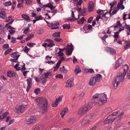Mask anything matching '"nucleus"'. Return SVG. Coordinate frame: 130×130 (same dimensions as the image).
Here are the masks:
<instances>
[{"instance_id":"f257e3e1","label":"nucleus","mask_w":130,"mask_h":130,"mask_svg":"<svg viewBox=\"0 0 130 130\" xmlns=\"http://www.w3.org/2000/svg\"><path fill=\"white\" fill-rule=\"evenodd\" d=\"M123 69L124 72L119 73V75L116 77L112 82V86L115 89L118 86H120L122 81L124 80V76L128 69L129 67L126 64L123 66Z\"/></svg>"},{"instance_id":"f03ea898","label":"nucleus","mask_w":130,"mask_h":130,"mask_svg":"<svg viewBox=\"0 0 130 130\" xmlns=\"http://www.w3.org/2000/svg\"><path fill=\"white\" fill-rule=\"evenodd\" d=\"M106 95L103 93L97 94L93 97L94 102L98 105H102L104 103L107 101Z\"/></svg>"},{"instance_id":"7ed1b4c3","label":"nucleus","mask_w":130,"mask_h":130,"mask_svg":"<svg viewBox=\"0 0 130 130\" xmlns=\"http://www.w3.org/2000/svg\"><path fill=\"white\" fill-rule=\"evenodd\" d=\"M36 102L39 104V107L41 108L40 110L42 113L46 112L48 109L47 107L48 103L46 99L40 97L36 100Z\"/></svg>"},{"instance_id":"20e7f679","label":"nucleus","mask_w":130,"mask_h":130,"mask_svg":"<svg viewBox=\"0 0 130 130\" xmlns=\"http://www.w3.org/2000/svg\"><path fill=\"white\" fill-rule=\"evenodd\" d=\"M93 103L92 102L87 103L85 105L82 106L78 110L77 114L79 116H82L87 113L92 107Z\"/></svg>"},{"instance_id":"39448f33","label":"nucleus","mask_w":130,"mask_h":130,"mask_svg":"<svg viewBox=\"0 0 130 130\" xmlns=\"http://www.w3.org/2000/svg\"><path fill=\"white\" fill-rule=\"evenodd\" d=\"M123 112L118 111L113 113V115L115 117V120H116V122L118 123H120L121 121L122 118L124 115Z\"/></svg>"},{"instance_id":"423d86ee","label":"nucleus","mask_w":130,"mask_h":130,"mask_svg":"<svg viewBox=\"0 0 130 130\" xmlns=\"http://www.w3.org/2000/svg\"><path fill=\"white\" fill-rule=\"evenodd\" d=\"M115 117L113 115H109L106 118L104 121V123L105 124L111 123L115 120Z\"/></svg>"},{"instance_id":"0eeeda50","label":"nucleus","mask_w":130,"mask_h":130,"mask_svg":"<svg viewBox=\"0 0 130 130\" xmlns=\"http://www.w3.org/2000/svg\"><path fill=\"white\" fill-rule=\"evenodd\" d=\"M36 120V118L35 116H31L29 118H26L25 122L27 124H31L35 122Z\"/></svg>"},{"instance_id":"6e6552de","label":"nucleus","mask_w":130,"mask_h":130,"mask_svg":"<svg viewBox=\"0 0 130 130\" xmlns=\"http://www.w3.org/2000/svg\"><path fill=\"white\" fill-rule=\"evenodd\" d=\"M123 1L122 0H121L120 1L118 4L117 7H114V9L113 11L112 12V14L113 15L116 14L117 12L120 9V5L123 4Z\"/></svg>"},{"instance_id":"1a4fd4ad","label":"nucleus","mask_w":130,"mask_h":130,"mask_svg":"<svg viewBox=\"0 0 130 130\" xmlns=\"http://www.w3.org/2000/svg\"><path fill=\"white\" fill-rule=\"evenodd\" d=\"M71 45H68L67 48H66V53L67 55H70L72 53L73 48L72 46H71V45H72V44H71Z\"/></svg>"},{"instance_id":"9d476101","label":"nucleus","mask_w":130,"mask_h":130,"mask_svg":"<svg viewBox=\"0 0 130 130\" xmlns=\"http://www.w3.org/2000/svg\"><path fill=\"white\" fill-rule=\"evenodd\" d=\"M74 84L73 82V79H70L66 83L65 86L66 87L69 88L73 86Z\"/></svg>"},{"instance_id":"9b49d317","label":"nucleus","mask_w":130,"mask_h":130,"mask_svg":"<svg viewBox=\"0 0 130 130\" xmlns=\"http://www.w3.org/2000/svg\"><path fill=\"white\" fill-rule=\"evenodd\" d=\"M123 61L121 59V57L119 58L118 60L117 61H116L115 64V67L114 69L115 70L116 69L120 66L122 64Z\"/></svg>"},{"instance_id":"f8f14e48","label":"nucleus","mask_w":130,"mask_h":130,"mask_svg":"<svg viewBox=\"0 0 130 130\" xmlns=\"http://www.w3.org/2000/svg\"><path fill=\"white\" fill-rule=\"evenodd\" d=\"M16 111L18 113H22L23 112L25 109V108L23 106H20L17 107V108Z\"/></svg>"},{"instance_id":"ddd939ff","label":"nucleus","mask_w":130,"mask_h":130,"mask_svg":"<svg viewBox=\"0 0 130 130\" xmlns=\"http://www.w3.org/2000/svg\"><path fill=\"white\" fill-rule=\"evenodd\" d=\"M89 7L88 9L90 12L92 11L93 10V3L91 1H90L89 2Z\"/></svg>"},{"instance_id":"4468645a","label":"nucleus","mask_w":130,"mask_h":130,"mask_svg":"<svg viewBox=\"0 0 130 130\" xmlns=\"http://www.w3.org/2000/svg\"><path fill=\"white\" fill-rule=\"evenodd\" d=\"M89 119H88L85 117L82 120L81 122L82 125L83 126L86 125L90 121Z\"/></svg>"},{"instance_id":"2eb2a0df","label":"nucleus","mask_w":130,"mask_h":130,"mask_svg":"<svg viewBox=\"0 0 130 130\" xmlns=\"http://www.w3.org/2000/svg\"><path fill=\"white\" fill-rule=\"evenodd\" d=\"M46 7L49 8L52 10H53L55 8V7L53 6L50 3H48L44 5L42 8H44Z\"/></svg>"},{"instance_id":"dca6fc26","label":"nucleus","mask_w":130,"mask_h":130,"mask_svg":"<svg viewBox=\"0 0 130 130\" xmlns=\"http://www.w3.org/2000/svg\"><path fill=\"white\" fill-rule=\"evenodd\" d=\"M7 15L6 13L4 11L1 10L0 11V18L2 19L6 18Z\"/></svg>"},{"instance_id":"f3484780","label":"nucleus","mask_w":130,"mask_h":130,"mask_svg":"<svg viewBox=\"0 0 130 130\" xmlns=\"http://www.w3.org/2000/svg\"><path fill=\"white\" fill-rule=\"evenodd\" d=\"M96 82V81L94 77H92L90 79L89 82V85L90 86H93L95 84Z\"/></svg>"},{"instance_id":"a211bd4d","label":"nucleus","mask_w":130,"mask_h":130,"mask_svg":"<svg viewBox=\"0 0 130 130\" xmlns=\"http://www.w3.org/2000/svg\"><path fill=\"white\" fill-rule=\"evenodd\" d=\"M107 14H108V13L106 12L105 14L102 15V17L101 18L104 22L105 23H107L108 20V18L106 16V15Z\"/></svg>"},{"instance_id":"6ab92c4d","label":"nucleus","mask_w":130,"mask_h":130,"mask_svg":"<svg viewBox=\"0 0 130 130\" xmlns=\"http://www.w3.org/2000/svg\"><path fill=\"white\" fill-rule=\"evenodd\" d=\"M68 109L67 107H66L64 108L63 110L62 111L60 114L61 115V117L63 118L64 116L66 114L68 111Z\"/></svg>"},{"instance_id":"aec40b11","label":"nucleus","mask_w":130,"mask_h":130,"mask_svg":"<svg viewBox=\"0 0 130 130\" xmlns=\"http://www.w3.org/2000/svg\"><path fill=\"white\" fill-rule=\"evenodd\" d=\"M96 82H99L101 80L102 78V76L100 74H98L95 76L93 77Z\"/></svg>"},{"instance_id":"412c9836","label":"nucleus","mask_w":130,"mask_h":130,"mask_svg":"<svg viewBox=\"0 0 130 130\" xmlns=\"http://www.w3.org/2000/svg\"><path fill=\"white\" fill-rule=\"evenodd\" d=\"M94 116V115L93 113H91L88 115L86 117L88 119H89V121L90 122H91L92 121Z\"/></svg>"},{"instance_id":"4be33fe9","label":"nucleus","mask_w":130,"mask_h":130,"mask_svg":"<svg viewBox=\"0 0 130 130\" xmlns=\"http://www.w3.org/2000/svg\"><path fill=\"white\" fill-rule=\"evenodd\" d=\"M7 75L8 76L10 77H11L15 76V74L13 71H10L7 72Z\"/></svg>"},{"instance_id":"5701e85b","label":"nucleus","mask_w":130,"mask_h":130,"mask_svg":"<svg viewBox=\"0 0 130 130\" xmlns=\"http://www.w3.org/2000/svg\"><path fill=\"white\" fill-rule=\"evenodd\" d=\"M83 28L85 30H91L92 29V26L90 24H89L88 25H85L83 27Z\"/></svg>"},{"instance_id":"b1692460","label":"nucleus","mask_w":130,"mask_h":130,"mask_svg":"<svg viewBox=\"0 0 130 130\" xmlns=\"http://www.w3.org/2000/svg\"><path fill=\"white\" fill-rule=\"evenodd\" d=\"M130 47V41H128L127 42H125L124 46V48L127 49Z\"/></svg>"},{"instance_id":"393cba45","label":"nucleus","mask_w":130,"mask_h":130,"mask_svg":"<svg viewBox=\"0 0 130 130\" xmlns=\"http://www.w3.org/2000/svg\"><path fill=\"white\" fill-rule=\"evenodd\" d=\"M45 78V77L43 75H42L40 77V80L42 81V82L43 84H44L46 81V79Z\"/></svg>"},{"instance_id":"a878e982","label":"nucleus","mask_w":130,"mask_h":130,"mask_svg":"<svg viewBox=\"0 0 130 130\" xmlns=\"http://www.w3.org/2000/svg\"><path fill=\"white\" fill-rule=\"evenodd\" d=\"M60 32H58L53 34L52 36L54 37H60Z\"/></svg>"},{"instance_id":"bb28decb","label":"nucleus","mask_w":130,"mask_h":130,"mask_svg":"<svg viewBox=\"0 0 130 130\" xmlns=\"http://www.w3.org/2000/svg\"><path fill=\"white\" fill-rule=\"evenodd\" d=\"M34 34L32 33H31L30 34H29L28 35V37L27 38H26V41H28L31 38L34 37Z\"/></svg>"},{"instance_id":"cd10ccee","label":"nucleus","mask_w":130,"mask_h":130,"mask_svg":"<svg viewBox=\"0 0 130 130\" xmlns=\"http://www.w3.org/2000/svg\"><path fill=\"white\" fill-rule=\"evenodd\" d=\"M22 17L26 20H30V19L29 17L27 15L25 14H23L21 15Z\"/></svg>"},{"instance_id":"c85d7f7f","label":"nucleus","mask_w":130,"mask_h":130,"mask_svg":"<svg viewBox=\"0 0 130 130\" xmlns=\"http://www.w3.org/2000/svg\"><path fill=\"white\" fill-rule=\"evenodd\" d=\"M86 21V20L84 17H82L79 21H77V23L79 24H83L84 22Z\"/></svg>"},{"instance_id":"c756f323","label":"nucleus","mask_w":130,"mask_h":130,"mask_svg":"<svg viewBox=\"0 0 130 130\" xmlns=\"http://www.w3.org/2000/svg\"><path fill=\"white\" fill-rule=\"evenodd\" d=\"M51 74V72H48L46 73H45L44 75L45 77V78L46 79L47 78H48L49 77V76L50 77Z\"/></svg>"},{"instance_id":"7c9ffc66","label":"nucleus","mask_w":130,"mask_h":130,"mask_svg":"<svg viewBox=\"0 0 130 130\" xmlns=\"http://www.w3.org/2000/svg\"><path fill=\"white\" fill-rule=\"evenodd\" d=\"M105 10H102L98 9L97 11V13L99 15H102L104 13Z\"/></svg>"},{"instance_id":"2f4dec72","label":"nucleus","mask_w":130,"mask_h":130,"mask_svg":"<svg viewBox=\"0 0 130 130\" xmlns=\"http://www.w3.org/2000/svg\"><path fill=\"white\" fill-rule=\"evenodd\" d=\"M63 29H69L70 28V26L69 24H66L63 25Z\"/></svg>"},{"instance_id":"473e14b6","label":"nucleus","mask_w":130,"mask_h":130,"mask_svg":"<svg viewBox=\"0 0 130 130\" xmlns=\"http://www.w3.org/2000/svg\"><path fill=\"white\" fill-rule=\"evenodd\" d=\"M109 52L112 55H114L116 54L115 50L112 48H111Z\"/></svg>"},{"instance_id":"72a5a7b5","label":"nucleus","mask_w":130,"mask_h":130,"mask_svg":"<svg viewBox=\"0 0 130 130\" xmlns=\"http://www.w3.org/2000/svg\"><path fill=\"white\" fill-rule=\"evenodd\" d=\"M12 4V3L11 1H8L7 2H5L4 4V5L6 6H8L9 5H11Z\"/></svg>"},{"instance_id":"f704fd0d","label":"nucleus","mask_w":130,"mask_h":130,"mask_svg":"<svg viewBox=\"0 0 130 130\" xmlns=\"http://www.w3.org/2000/svg\"><path fill=\"white\" fill-rule=\"evenodd\" d=\"M27 83L28 84V86H31L32 79L30 78L27 79Z\"/></svg>"},{"instance_id":"c9c22d12","label":"nucleus","mask_w":130,"mask_h":130,"mask_svg":"<svg viewBox=\"0 0 130 130\" xmlns=\"http://www.w3.org/2000/svg\"><path fill=\"white\" fill-rule=\"evenodd\" d=\"M63 96L61 95L60 96L58 97V98L57 99L56 101L58 103L61 102V101L62 99V98Z\"/></svg>"},{"instance_id":"e433bc0d","label":"nucleus","mask_w":130,"mask_h":130,"mask_svg":"<svg viewBox=\"0 0 130 130\" xmlns=\"http://www.w3.org/2000/svg\"><path fill=\"white\" fill-rule=\"evenodd\" d=\"M40 89L39 88L36 89L34 90V93L36 95H38L39 93H40Z\"/></svg>"},{"instance_id":"4c0bfd02","label":"nucleus","mask_w":130,"mask_h":130,"mask_svg":"<svg viewBox=\"0 0 130 130\" xmlns=\"http://www.w3.org/2000/svg\"><path fill=\"white\" fill-rule=\"evenodd\" d=\"M5 19V21L6 22H9L12 20V17L11 16H9L8 18H6Z\"/></svg>"},{"instance_id":"58836bf2","label":"nucleus","mask_w":130,"mask_h":130,"mask_svg":"<svg viewBox=\"0 0 130 130\" xmlns=\"http://www.w3.org/2000/svg\"><path fill=\"white\" fill-rule=\"evenodd\" d=\"M60 62L57 63V64L56 65V66L54 67V71H56L59 68L60 66Z\"/></svg>"},{"instance_id":"ea45409f","label":"nucleus","mask_w":130,"mask_h":130,"mask_svg":"<svg viewBox=\"0 0 130 130\" xmlns=\"http://www.w3.org/2000/svg\"><path fill=\"white\" fill-rule=\"evenodd\" d=\"M29 27H27L26 29L24 30L23 33L24 34L27 35L29 32Z\"/></svg>"},{"instance_id":"a19ab883","label":"nucleus","mask_w":130,"mask_h":130,"mask_svg":"<svg viewBox=\"0 0 130 130\" xmlns=\"http://www.w3.org/2000/svg\"><path fill=\"white\" fill-rule=\"evenodd\" d=\"M86 71L87 72H89L91 73H94L93 69H88L86 70Z\"/></svg>"},{"instance_id":"79ce46f5","label":"nucleus","mask_w":130,"mask_h":130,"mask_svg":"<svg viewBox=\"0 0 130 130\" xmlns=\"http://www.w3.org/2000/svg\"><path fill=\"white\" fill-rule=\"evenodd\" d=\"M9 47V44H6L3 45L2 46L3 49V50L6 49Z\"/></svg>"},{"instance_id":"37998d69","label":"nucleus","mask_w":130,"mask_h":130,"mask_svg":"<svg viewBox=\"0 0 130 130\" xmlns=\"http://www.w3.org/2000/svg\"><path fill=\"white\" fill-rule=\"evenodd\" d=\"M12 49L11 48H9L7 49L5 52L4 54L6 55L8 54L10 51H11Z\"/></svg>"},{"instance_id":"c03bdc74","label":"nucleus","mask_w":130,"mask_h":130,"mask_svg":"<svg viewBox=\"0 0 130 130\" xmlns=\"http://www.w3.org/2000/svg\"><path fill=\"white\" fill-rule=\"evenodd\" d=\"M26 4L27 5L31 4L32 3V0H25Z\"/></svg>"},{"instance_id":"a18cd8bd","label":"nucleus","mask_w":130,"mask_h":130,"mask_svg":"<svg viewBox=\"0 0 130 130\" xmlns=\"http://www.w3.org/2000/svg\"><path fill=\"white\" fill-rule=\"evenodd\" d=\"M34 18L35 19H36L37 21L41 20L42 19V17L41 16H35Z\"/></svg>"},{"instance_id":"49530a36","label":"nucleus","mask_w":130,"mask_h":130,"mask_svg":"<svg viewBox=\"0 0 130 130\" xmlns=\"http://www.w3.org/2000/svg\"><path fill=\"white\" fill-rule=\"evenodd\" d=\"M74 71L75 73V74H77L78 73L81 72V71L80 69L79 68H78L77 69H76Z\"/></svg>"},{"instance_id":"de8ad7c7","label":"nucleus","mask_w":130,"mask_h":130,"mask_svg":"<svg viewBox=\"0 0 130 130\" xmlns=\"http://www.w3.org/2000/svg\"><path fill=\"white\" fill-rule=\"evenodd\" d=\"M23 50L25 52L27 53L29 51V48L27 47V46H26L24 47V48Z\"/></svg>"},{"instance_id":"09e8293b","label":"nucleus","mask_w":130,"mask_h":130,"mask_svg":"<svg viewBox=\"0 0 130 130\" xmlns=\"http://www.w3.org/2000/svg\"><path fill=\"white\" fill-rule=\"evenodd\" d=\"M65 58L63 57H61L60 58V59L59 60V61L57 63H59V62H60V64L61 63V62L63 61H64L65 60Z\"/></svg>"},{"instance_id":"8fccbe9b","label":"nucleus","mask_w":130,"mask_h":130,"mask_svg":"<svg viewBox=\"0 0 130 130\" xmlns=\"http://www.w3.org/2000/svg\"><path fill=\"white\" fill-rule=\"evenodd\" d=\"M54 40L58 42H61L63 41V40L61 39L55 38Z\"/></svg>"},{"instance_id":"3c124183","label":"nucleus","mask_w":130,"mask_h":130,"mask_svg":"<svg viewBox=\"0 0 130 130\" xmlns=\"http://www.w3.org/2000/svg\"><path fill=\"white\" fill-rule=\"evenodd\" d=\"M85 94V93L84 92H81L79 95V98H83Z\"/></svg>"},{"instance_id":"603ef678","label":"nucleus","mask_w":130,"mask_h":130,"mask_svg":"<svg viewBox=\"0 0 130 130\" xmlns=\"http://www.w3.org/2000/svg\"><path fill=\"white\" fill-rule=\"evenodd\" d=\"M55 77L56 78H62L63 76L61 74H57L55 76Z\"/></svg>"},{"instance_id":"864d4df0","label":"nucleus","mask_w":130,"mask_h":130,"mask_svg":"<svg viewBox=\"0 0 130 130\" xmlns=\"http://www.w3.org/2000/svg\"><path fill=\"white\" fill-rule=\"evenodd\" d=\"M35 43H27V45L29 47H32L34 45H35Z\"/></svg>"},{"instance_id":"5fc2aeb1","label":"nucleus","mask_w":130,"mask_h":130,"mask_svg":"<svg viewBox=\"0 0 130 130\" xmlns=\"http://www.w3.org/2000/svg\"><path fill=\"white\" fill-rule=\"evenodd\" d=\"M54 45L55 44L54 43H49L47 44V46L50 47H53Z\"/></svg>"},{"instance_id":"6e6d98bb","label":"nucleus","mask_w":130,"mask_h":130,"mask_svg":"<svg viewBox=\"0 0 130 130\" xmlns=\"http://www.w3.org/2000/svg\"><path fill=\"white\" fill-rule=\"evenodd\" d=\"M58 103L56 101L55 102L53 103L52 104V106L53 107L56 106L58 105Z\"/></svg>"},{"instance_id":"4d7b16f0","label":"nucleus","mask_w":130,"mask_h":130,"mask_svg":"<svg viewBox=\"0 0 130 130\" xmlns=\"http://www.w3.org/2000/svg\"><path fill=\"white\" fill-rule=\"evenodd\" d=\"M67 20L71 22H73L75 21L74 19L70 18H68L67 19Z\"/></svg>"},{"instance_id":"13d9d810","label":"nucleus","mask_w":130,"mask_h":130,"mask_svg":"<svg viewBox=\"0 0 130 130\" xmlns=\"http://www.w3.org/2000/svg\"><path fill=\"white\" fill-rule=\"evenodd\" d=\"M8 31L10 34L11 35L13 34L15 32V31L13 30H9Z\"/></svg>"},{"instance_id":"bf43d9fd","label":"nucleus","mask_w":130,"mask_h":130,"mask_svg":"<svg viewBox=\"0 0 130 130\" xmlns=\"http://www.w3.org/2000/svg\"><path fill=\"white\" fill-rule=\"evenodd\" d=\"M120 26L118 25H116L115 26H114V30L115 31L117 30H118V28H119L120 27Z\"/></svg>"},{"instance_id":"052dcab7","label":"nucleus","mask_w":130,"mask_h":130,"mask_svg":"<svg viewBox=\"0 0 130 130\" xmlns=\"http://www.w3.org/2000/svg\"><path fill=\"white\" fill-rule=\"evenodd\" d=\"M58 56L59 57L61 56L64 55L63 53L60 51H59L58 53Z\"/></svg>"},{"instance_id":"680f3d73","label":"nucleus","mask_w":130,"mask_h":130,"mask_svg":"<svg viewBox=\"0 0 130 130\" xmlns=\"http://www.w3.org/2000/svg\"><path fill=\"white\" fill-rule=\"evenodd\" d=\"M71 13H72L71 17H72V18H73V19H74L75 20H76L77 19H76L75 18V17L74 16V12H73V11L72 10L71 11Z\"/></svg>"},{"instance_id":"e2e57ef3","label":"nucleus","mask_w":130,"mask_h":130,"mask_svg":"<svg viewBox=\"0 0 130 130\" xmlns=\"http://www.w3.org/2000/svg\"><path fill=\"white\" fill-rule=\"evenodd\" d=\"M11 42L13 43H14L16 40V38H14V37H12L11 38Z\"/></svg>"},{"instance_id":"0e129e2a","label":"nucleus","mask_w":130,"mask_h":130,"mask_svg":"<svg viewBox=\"0 0 130 130\" xmlns=\"http://www.w3.org/2000/svg\"><path fill=\"white\" fill-rule=\"evenodd\" d=\"M46 63H47L48 64H52L54 63L55 62L53 61L50 60V61H47Z\"/></svg>"},{"instance_id":"69168bd1","label":"nucleus","mask_w":130,"mask_h":130,"mask_svg":"<svg viewBox=\"0 0 130 130\" xmlns=\"http://www.w3.org/2000/svg\"><path fill=\"white\" fill-rule=\"evenodd\" d=\"M111 48L109 47H106L105 48V50L107 52H109Z\"/></svg>"},{"instance_id":"338daca9","label":"nucleus","mask_w":130,"mask_h":130,"mask_svg":"<svg viewBox=\"0 0 130 130\" xmlns=\"http://www.w3.org/2000/svg\"><path fill=\"white\" fill-rule=\"evenodd\" d=\"M78 2V3L76 4V5H81L83 2L82 0H79V1Z\"/></svg>"},{"instance_id":"774afa93","label":"nucleus","mask_w":130,"mask_h":130,"mask_svg":"<svg viewBox=\"0 0 130 130\" xmlns=\"http://www.w3.org/2000/svg\"><path fill=\"white\" fill-rule=\"evenodd\" d=\"M115 2H113L110 3L109 4L110 5V9H111L113 6Z\"/></svg>"}]
</instances>
